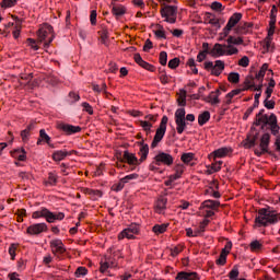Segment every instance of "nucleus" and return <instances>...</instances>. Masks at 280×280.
Masks as SVG:
<instances>
[{
    "mask_svg": "<svg viewBox=\"0 0 280 280\" xmlns=\"http://www.w3.org/2000/svg\"><path fill=\"white\" fill-rule=\"evenodd\" d=\"M57 128L66 132V135H75L82 130L80 126H73L65 122H58Z\"/></svg>",
    "mask_w": 280,
    "mask_h": 280,
    "instance_id": "obj_13",
    "label": "nucleus"
},
{
    "mask_svg": "<svg viewBox=\"0 0 280 280\" xmlns=\"http://www.w3.org/2000/svg\"><path fill=\"white\" fill-rule=\"evenodd\" d=\"M19 0H2L0 2L1 8L8 9V8H14V5L18 3Z\"/></svg>",
    "mask_w": 280,
    "mask_h": 280,
    "instance_id": "obj_42",
    "label": "nucleus"
},
{
    "mask_svg": "<svg viewBox=\"0 0 280 280\" xmlns=\"http://www.w3.org/2000/svg\"><path fill=\"white\" fill-rule=\"evenodd\" d=\"M250 27H253V24H250V23L240 24V25L235 28V33L238 34V35L248 34Z\"/></svg>",
    "mask_w": 280,
    "mask_h": 280,
    "instance_id": "obj_30",
    "label": "nucleus"
},
{
    "mask_svg": "<svg viewBox=\"0 0 280 280\" xmlns=\"http://www.w3.org/2000/svg\"><path fill=\"white\" fill-rule=\"evenodd\" d=\"M229 256V250L222 249L219 258L217 259L218 266H224L226 264V257Z\"/></svg>",
    "mask_w": 280,
    "mask_h": 280,
    "instance_id": "obj_36",
    "label": "nucleus"
},
{
    "mask_svg": "<svg viewBox=\"0 0 280 280\" xmlns=\"http://www.w3.org/2000/svg\"><path fill=\"white\" fill-rule=\"evenodd\" d=\"M279 220V214H277L275 210H270V208H261L258 210L255 223L258 226H270V224H277Z\"/></svg>",
    "mask_w": 280,
    "mask_h": 280,
    "instance_id": "obj_1",
    "label": "nucleus"
},
{
    "mask_svg": "<svg viewBox=\"0 0 280 280\" xmlns=\"http://www.w3.org/2000/svg\"><path fill=\"white\" fill-rule=\"evenodd\" d=\"M229 82L232 84H237L240 82V73L231 72L228 77Z\"/></svg>",
    "mask_w": 280,
    "mask_h": 280,
    "instance_id": "obj_44",
    "label": "nucleus"
},
{
    "mask_svg": "<svg viewBox=\"0 0 280 280\" xmlns=\"http://www.w3.org/2000/svg\"><path fill=\"white\" fill-rule=\"evenodd\" d=\"M269 147H270V132H265L260 137L259 149H255L254 154L256 156H264V154H269L270 156H275V153L268 149Z\"/></svg>",
    "mask_w": 280,
    "mask_h": 280,
    "instance_id": "obj_4",
    "label": "nucleus"
},
{
    "mask_svg": "<svg viewBox=\"0 0 280 280\" xmlns=\"http://www.w3.org/2000/svg\"><path fill=\"white\" fill-rule=\"evenodd\" d=\"M180 160L185 165H194L192 161H196V155L194 153H183Z\"/></svg>",
    "mask_w": 280,
    "mask_h": 280,
    "instance_id": "obj_32",
    "label": "nucleus"
},
{
    "mask_svg": "<svg viewBox=\"0 0 280 280\" xmlns=\"http://www.w3.org/2000/svg\"><path fill=\"white\" fill-rule=\"evenodd\" d=\"M276 25H277V18H270L269 30H268L269 36H275Z\"/></svg>",
    "mask_w": 280,
    "mask_h": 280,
    "instance_id": "obj_41",
    "label": "nucleus"
},
{
    "mask_svg": "<svg viewBox=\"0 0 280 280\" xmlns=\"http://www.w3.org/2000/svg\"><path fill=\"white\" fill-rule=\"evenodd\" d=\"M156 213H163L167 209V198L161 197L155 205Z\"/></svg>",
    "mask_w": 280,
    "mask_h": 280,
    "instance_id": "obj_26",
    "label": "nucleus"
},
{
    "mask_svg": "<svg viewBox=\"0 0 280 280\" xmlns=\"http://www.w3.org/2000/svg\"><path fill=\"white\" fill-rule=\"evenodd\" d=\"M98 35L101 36L102 45H105L106 47H108V30L103 28L102 31L98 32Z\"/></svg>",
    "mask_w": 280,
    "mask_h": 280,
    "instance_id": "obj_38",
    "label": "nucleus"
},
{
    "mask_svg": "<svg viewBox=\"0 0 280 280\" xmlns=\"http://www.w3.org/2000/svg\"><path fill=\"white\" fill-rule=\"evenodd\" d=\"M153 163L155 165H167L170 167L171 165H174V156L170 153H165L163 151L158 152V154L153 158Z\"/></svg>",
    "mask_w": 280,
    "mask_h": 280,
    "instance_id": "obj_9",
    "label": "nucleus"
},
{
    "mask_svg": "<svg viewBox=\"0 0 280 280\" xmlns=\"http://www.w3.org/2000/svg\"><path fill=\"white\" fill-rule=\"evenodd\" d=\"M121 163H128V165H141V160L137 159V155L135 153H130L128 151H125L122 154V158H120Z\"/></svg>",
    "mask_w": 280,
    "mask_h": 280,
    "instance_id": "obj_14",
    "label": "nucleus"
},
{
    "mask_svg": "<svg viewBox=\"0 0 280 280\" xmlns=\"http://www.w3.org/2000/svg\"><path fill=\"white\" fill-rule=\"evenodd\" d=\"M90 23H91V25H97V11H95V10L91 11Z\"/></svg>",
    "mask_w": 280,
    "mask_h": 280,
    "instance_id": "obj_57",
    "label": "nucleus"
},
{
    "mask_svg": "<svg viewBox=\"0 0 280 280\" xmlns=\"http://www.w3.org/2000/svg\"><path fill=\"white\" fill-rule=\"evenodd\" d=\"M261 243H259V241H254V242H252L250 244H249V248H250V250H253L254 253L256 252V250H261Z\"/></svg>",
    "mask_w": 280,
    "mask_h": 280,
    "instance_id": "obj_56",
    "label": "nucleus"
},
{
    "mask_svg": "<svg viewBox=\"0 0 280 280\" xmlns=\"http://www.w3.org/2000/svg\"><path fill=\"white\" fill-rule=\"evenodd\" d=\"M180 65V59L178 57H175L168 61V68L170 69H177V67Z\"/></svg>",
    "mask_w": 280,
    "mask_h": 280,
    "instance_id": "obj_53",
    "label": "nucleus"
},
{
    "mask_svg": "<svg viewBox=\"0 0 280 280\" xmlns=\"http://www.w3.org/2000/svg\"><path fill=\"white\" fill-rule=\"evenodd\" d=\"M183 172H185V165L178 164L175 166V174L171 176H178V178H180V176H183Z\"/></svg>",
    "mask_w": 280,
    "mask_h": 280,
    "instance_id": "obj_55",
    "label": "nucleus"
},
{
    "mask_svg": "<svg viewBox=\"0 0 280 280\" xmlns=\"http://www.w3.org/2000/svg\"><path fill=\"white\" fill-rule=\"evenodd\" d=\"M165 132H167V129H163L159 127L155 131V136L153 138V141L151 143V149L154 150L163 141V137H165Z\"/></svg>",
    "mask_w": 280,
    "mask_h": 280,
    "instance_id": "obj_17",
    "label": "nucleus"
},
{
    "mask_svg": "<svg viewBox=\"0 0 280 280\" xmlns=\"http://www.w3.org/2000/svg\"><path fill=\"white\" fill-rule=\"evenodd\" d=\"M267 130H270L273 137L279 135L280 127L279 124H277V115L270 114V116H268Z\"/></svg>",
    "mask_w": 280,
    "mask_h": 280,
    "instance_id": "obj_15",
    "label": "nucleus"
},
{
    "mask_svg": "<svg viewBox=\"0 0 280 280\" xmlns=\"http://www.w3.org/2000/svg\"><path fill=\"white\" fill-rule=\"evenodd\" d=\"M229 48L224 47L222 44H214L213 48L210 50L211 56L213 58H220V56H225Z\"/></svg>",
    "mask_w": 280,
    "mask_h": 280,
    "instance_id": "obj_18",
    "label": "nucleus"
},
{
    "mask_svg": "<svg viewBox=\"0 0 280 280\" xmlns=\"http://www.w3.org/2000/svg\"><path fill=\"white\" fill-rule=\"evenodd\" d=\"M140 126L141 128H143L147 135H150V132H152V124H150L148 120H141Z\"/></svg>",
    "mask_w": 280,
    "mask_h": 280,
    "instance_id": "obj_45",
    "label": "nucleus"
},
{
    "mask_svg": "<svg viewBox=\"0 0 280 280\" xmlns=\"http://www.w3.org/2000/svg\"><path fill=\"white\" fill-rule=\"evenodd\" d=\"M237 277H240V269H237V266H234L232 270L229 272V278L231 280H235L237 279Z\"/></svg>",
    "mask_w": 280,
    "mask_h": 280,
    "instance_id": "obj_52",
    "label": "nucleus"
},
{
    "mask_svg": "<svg viewBox=\"0 0 280 280\" xmlns=\"http://www.w3.org/2000/svg\"><path fill=\"white\" fill-rule=\"evenodd\" d=\"M32 218H34V220H38V218H45L46 222H48L49 224H54L56 220L58 221L65 220V213L51 212L47 208H39L37 211L33 212Z\"/></svg>",
    "mask_w": 280,
    "mask_h": 280,
    "instance_id": "obj_2",
    "label": "nucleus"
},
{
    "mask_svg": "<svg viewBox=\"0 0 280 280\" xmlns=\"http://www.w3.org/2000/svg\"><path fill=\"white\" fill-rule=\"evenodd\" d=\"M89 269L86 267H78L74 275L75 277H86Z\"/></svg>",
    "mask_w": 280,
    "mask_h": 280,
    "instance_id": "obj_51",
    "label": "nucleus"
},
{
    "mask_svg": "<svg viewBox=\"0 0 280 280\" xmlns=\"http://www.w3.org/2000/svg\"><path fill=\"white\" fill-rule=\"evenodd\" d=\"M82 107L84 108L85 113H89V115H93V107L91 104L84 102L82 103Z\"/></svg>",
    "mask_w": 280,
    "mask_h": 280,
    "instance_id": "obj_64",
    "label": "nucleus"
},
{
    "mask_svg": "<svg viewBox=\"0 0 280 280\" xmlns=\"http://www.w3.org/2000/svg\"><path fill=\"white\" fill-rule=\"evenodd\" d=\"M203 69L206 71H211V75H215L217 78L222 75V72L224 71V61L217 60L213 65V61H206L203 63Z\"/></svg>",
    "mask_w": 280,
    "mask_h": 280,
    "instance_id": "obj_7",
    "label": "nucleus"
},
{
    "mask_svg": "<svg viewBox=\"0 0 280 280\" xmlns=\"http://www.w3.org/2000/svg\"><path fill=\"white\" fill-rule=\"evenodd\" d=\"M58 183V176H56L54 173L48 174V182L46 185H51L52 187L56 186Z\"/></svg>",
    "mask_w": 280,
    "mask_h": 280,
    "instance_id": "obj_49",
    "label": "nucleus"
},
{
    "mask_svg": "<svg viewBox=\"0 0 280 280\" xmlns=\"http://www.w3.org/2000/svg\"><path fill=\"white\" fill-rule=\"evenodd\" d=\"M222 92L220 90H217L214 92H211L209 96L206 98V102H209V104H212V106H215V104H220V95Z\"/></svg>",
    "mask_w": 280,
    "mask_h": 280,
    "instance_id": "obj_22",
    "label": "nucleus"
},
{
    "mask_svg": "<svg viewBox=\"0 0 280 280\" xmlns=\"http://www.w3.org/2000/svg\"><path fill=\"white\" fill-rule=\"evenodd\" d=\"M126 186V182L121 178L118 183L112 186L113 191H121Z\"/></svg>",
    "mask_w": 280,
    "mask_h": 280,
    "instance_id": "obj_47",
    "label": "nucleus"
},
{
    "mask_svg": "<svg viewBox=\"0 0 280 280\" xmlns=\"http://www.w3.org/2000/svg\"><path fill=\"white\" fill-rule=\"evenodd\" d=\"M205 23H209L210 25H213V27H217V30H220L221 27L220 20H218V18H215V15H213L212 13H206Z\"/></svg>",
    "mask_w": 280,
    "mask_h": 280,
    "instance_id": "obj_24",
    "label": "nucleus"
},
{
    "mask_svg": "<svg viewBox=\"0 0 280 280\" xmlns=\"http://www.w3.org/2000/svg\"><path fill=\"white\" fill-rule=\"evenodd\" d=\"M203 207H206V209H218V207H220V201L209 199L203 201Z\"/></svg>",
    "mask_w": 280,
    "mask_h": 280,
    "instance_id": "obj_39",
    "label": "nucleus"
},
{
    "mask_svg": "<svg viewBox=\"0 0 280 280\" xmlns=\"http://www.w3.org/2000/svg\"><path fill=\"white\" fill-rule=\"evenodd\" d=\"M266 71H268V63H264L261 66L260 70L256 73V80H260V82H264Z\"/></svg>",
    "mask_w": 280,
    "mask_h": 280,
    "instance_id": "obj_37",
    "label": "nucleus"
},
{
    "mask_svg": "<svg viewBox=\"0 0 280 280\" xmlns=\"http://www.w3.org/2000/svg\"><path fill=\"white\" fill-rule=\"evenodd\" d=\"M276 104L277 103L273 100H270V98H265V101H264V106L268 110H272L275 108Z\"/></svg>",
    "mask_w": 280,
    "mask_h": 280,
    "instance_id": "obj_50",
    "label": "nucleus"
},
{
    "mask_svg": "<svg viewBox=\"0 0 280 280\" xmlns=\"http://www.w3.org/2000/svg\"><path fill=\"white\" fill-rule=\"evenodd\" d=\"M264 49H266V51H270V49H272V36H270V33H268L265 39Z\"/></svg>",
    "mask_w": 280,
    "mask_h": 280,
    "instance_id": "obj_46",
    "label": "nucleus"
},
{
    "mask_svg": "<svg viewBox=\"0 0 280 280\" xmlns=\"http://www.w3.org/2000/svg\"><path fill=\"white\" fill-rule=\"evenodd\" d=\"M226 43L228 45L224 44V47L228 49L226 56H235L240 54V49H237V47L233 45H244V38H242L241 36L235 37L233 35H230L226 39Z\"/></svg>",
    "mask_w": 280,
    "mask_h": 280,
    "instance_id": "obj_5",
    "label": "nucleus"
},
{
    "mask_svg": "<svg viewBox=\"0 0 280 280\" xmlns=\"http://www.w3.org/2000/svg\"><path fill=\"white\" fill-rule=\"evenodd\" d=\"M210 185L211 186H210L209 189L206 190V194H211L213 198H220V196H221L220 191L213 189V187L215 189L219 188L218 184L215 182H212Z\"/></svg>",
    "mask_w": 280,
    "mask_h": 280,
    "instance_id": "obj_35",
    "label": "nucleus"
},
{
    "mask_svg": "<svg viewBox=\"0 0 280 280\" xmlns=\"http://www.w3.org/2000/svg\"><path fill=\"white\" fill-rule=\"evenodd\" d=\"M254 126H261L260 130H268V115L265 114L262 116L256 117L254 121Z\"/></svg>",
    "mask_w": 280,
    "mask_h": 280,
    "instance_id": "obj_21",
    "label": "nucleus"
},
{
    "mask_svg": "<svg viewBox=\"0 0 280 280\" xmlns=\"http://www.w3.org/2000/svg\"><path fill=\"white\" fill-rule=\"evenodd\" d=\"M50 248L52 255H63V253H67L65 243H62V240L60 238L50 241Z\"/></svg>",
    "mask_w": 280,
    "mask_h": 280,
    "instance_id": "obj_11",
    "label": "nucleus"
},
{
    "mask_svg": "<svg viewBox=\"0 0 280 280\" xmlns=\"http://www.w3.org/2000/svg\"><path fill=\"white\" fill-rule=\"evenodd\" d=\"M231 30L233 28L226 24L220 34V40H224L229 36V34H231Z\"/></svg>",
    "mask_w": 280,
    "mask_h": 280,
    "instance_id": "obj_48",
    "label": "nucleus"
},
{
    "mask_svg": "<svg viewBox=\"0 0 280 280\" xmlns=\"http://www.w3.org/2000/svg\"><path fill=\"white\" fill-rule=\"evenodd\" d=\"M30 135H32V132L26 129L21 131V137H22V140L24 141V143L30 141Z\"/></svg>",
    "mask_w": 280,
    "mask_h": 280,
    "instance_id": "obj_62",
    "label": "nucleus"
},
{
    "mask_svg": "<svg viewBox=\"0 0 280 280\" xmlns=\"http://www.w3.org/2000/svg\"><path fill=\"white\" fill-rule=\"evenodd\" d=\"M11 156L18 161H27V152L23 148L11 151Z\"/></svg>",
    "mask_w": 280,
    "mask_h": 280,
    "instance_id": "obj_20",
    "label": "nucleus"
},
{
    "mask_svg": "<svg viewBox=\"0 0 280 280\" xmlns=\"http://www.w3.org/2000/svg\"><path fill=\"white\" fill-rule=\"evenodd\" d=\"M209 119H211V113H209V110L202 112L198 116L199 126H205V124H207Z\"/></svg>",
    "mask_w": 280,
    "mask_h": 280,
    "instance_id": "obj_31",
    "label": "nucleus"
},
{
    "mask_svg": "<svg viewBox=\"0 0 280 280\" xmlns=\"http://www.w3.org/2000/svg\"><path fill=\"white\" fill-rule=\"evenodd\" d=\"M232 150L229 149V148H221V149H218L215 151H213V156L214 159H222L224 156H226V154H229V152H231Z\"/></svg>",
    "mask_w": 280,
    "mask_h": 280,
    "instance_id": "obj_34",
    "label": "nucleus"
},
{
    "mask_svg": "<svg viewBox=\"0 0 280 280\" xmlns=\"http://www.w3.org/2000/svg\"><path fill=\"white\" fill-rule=\"evenodd\" d=\"M9 255L11 256V259L14 260L16 257V244H11L9 247Z\"/></svg>",
    "mask_w": 280,
    "mask_h": 280,
    "instance_id": "obj_59",
    "label": "nucleus"
},
{
    "mask_svg": "<svg viewBox=\"0 0 280 280\" xmlns=\"http://www.w3.org/2000/svg\"><path fill=\"white\" fill-rule=\"evenodd\" d=\"M167 226H170V223L155 224L152 228V231L153 233H155V235H162V233H165V231H167Z\"/></svg>",
    "mask_w": 280,
    "mask_h": 280,
    "instance_id": "obj_33",
    "label": "nucleus"
},
{
    "mask_svg": "<svg viewBox=\"0 0 280 280\" xmlns=\"http://www.w3.org/2000/svg\"><path fill=\"white\" fill-rule=\"evenodd\" d=\"M47 232V223H35L26 229L28 235H40V233Z\"/></svg>",
    "mask_w": 280,
    "mask_h": 280,
    "instance_id": "obj_12",
    "label": "nucleus"
},
{
    "mask_svg": "<svg viewBox=\"0 0 280 280\" xmlns=\"http://www.w3.org/2000/svg\"><path fill=\"white\" fill-rule=\"evenodd\" d=\"M133 58H135V61L137 62V65L142 67V69H145L147 71H151V72L155 71L154 66H152V65L148 63L145 60H143V58L141 57L140 54H136Z\"/></svg>",
    "mask_w": 280,
    "mask_h": 280,
    "instance_id": "obj_19",
    "label": "nucleus"
},
{
    "mask_svg": "<svg viewBox=\"0 0 280 280\" xmlns=\"http://www.w3.org/2000/svg\"><path fill=\"white\" fill-rule=\"evenodd\" d=\"M160 65H162V67H165V65H167V52H160Z\"/></svg>",
    "mask_w": 280,
    "mask_h": 280,
    "instance_id": "obj_58",
    "label": "nucleus"
},
{
    "mask_svg": "<svg viewBox=\"0 0 280 280\" xmlns=\"http://www.w3.org/2000/svg\"><path fill=\"white\" fill-rule=\"evenodd\" d=\"M245 85L247 86V89H255V78H246Z\"/></svg>",
    "mask_w": 280,
    "mask_h": 280,
    "instance_id": "obj_60",
    "label": "nucleus"
},
{
    "mask_svg": "<svg viewBox=\"0 0 280 280\" xmlns=\"http://www.w3.org/2000/svg\"><path fill=\"white\" fill-rule=\"evenodd\" d=\"M257 139H259V132H256L253 136H248L245 140L244 147L245 148H255L257 145Z\"/></svg>",
    "mask_w": 280,
    "mask_h": 280,
    "instance_id": "obj_27",
    "label": "nucleus"
},
{
    "mask_svg": "<svg viewBox=\"0 0 280 280\" xmlns=\"http://www.w3.org/2000/svg\"><path fill=\"white\" fill-rule=\"evenodd\" d=\"M39 138L42 139V141L44 143L49 144V142H51V137H49V135H47V131H45V129L39 130Z\"/></svg>",
    "mask_w": 280,
    "mask_h": 280,
    "instance_id": "obj_43",
    "label": "nucleus"
},
{
    "mask_svg": "<svg viewBox=\"0 0 280 280\" xmlns=\"http://www.w3.org/2000/svg\"><path fill=\"white\" fill-rule=\"evenodd\" d=\"M211 10H214V12H222L224 10V5H222L221 2L214 1L210 5Z\"/></svg>",
    "mask_w": 280,
    "mask_h": 280,
    "instance_id": "obj_54",
    "label": "nucleus"
},
{
    "mask_svg": "<svg viewBox=\"0 0 280 280\" xmlns=\"http://www.w3.org/2000/svg\"><path fill=\"white\" fill-rule=\"evenodd\" d=\"M238 65L240 67H248V65H250V59L244 56L243 58L240 59Z\"/></svg>",
    "mask_w": 280,
    "mask_h": 280,
    "instance_id": "obj_61",
    "label": "nucleus"
},
{
    "mask_svg": "<svg viewBox=\"0 0 280 280\" xmlns=\"http://www.w3.org/2000/svg\"><path fill=\"white\" fill-rule=\"evenodd\" d=\"M139 224L131 223L128 228H126L118 234V240H125V237L127 240H135V235H139Z\"/></svg>",
    "mask_w": 280,
    "mask_h": 280,
    "instance_id": "obj_10",
    "label": "nucleus"
},
{
    "mask_svg": "<svg viewBox=\"0 0 280 280\" xmlns=\"http://www.w3.org/2000/svg\"><path fill=\"white\" fill-rule=\"evenodd\" d=\"M175 280H200L196 271H180L175 277Z\"/></svg>",
    "mask_w": 280,
    "mask_h": 280,
    "instance_id": "obj_16",
    "label": "nucleus"
},
{
    "mask_svg": "<svg viewBox=\"0 0 280 280\" xmlns=\"http://www.w3.org/2000/svg\"><path fill=\"white\" fill-rule=\"evenodd\" d=\"M140 163H143L145 159H148V154H150V147L143 142V140L140 142Z\"/></svg>",
    "mask_w": 280,
    "mask_h": 280,
    "instance_id": "obj_23",
    "label": "nucleus"
},
{
    "mask_svg": "<svg viewBox=\"0 0 280 280\" xmlns=\"http://www.w3.org/2000/svg\"><path fill=\"white\" fill-rule=\"evenodd\" d=\"M51 34V36L48 38L47 42L46 38L47 36H49ZM37 36H38V40L40 43H44V48L47 49L49 47V45H51V43H54V38H56V36L54 35V26L49 25V24H44L37 32Z\"/></svg>",
    "mask_w": 280,
    "mask_h": 280,
    "instance_id": "obj_3",
    "label": "nucleus"
},
{
    "mask_svg": "<svg viewBox=\"0 0 280 280\" xmlns=\"http://www.w3.org/2000/svg\"><path fill=\"white\" fill-rule=\"evenodd\" d=\"M185 115H187V112H185V108H178L175 112V124H176V130L178 135H183L185 132V128H187V121H185Z\"/></svg>",
    "mask_w": 280,
    "mask_h": 280,
    "instance_id": "obj_8",
    "label": "nucleus"
},
{
    "mask_svg": "<svg viewBox=\"0 0 280 280\" xmlns=\"http://www.w3.org/2000/svg\"><path fill=\"white\" fill-rule=\"evenodd\" d=\"M242 21V13H234L228 21L226 25H229L232 30L237 25V23Z\"/></svg>",
    "mask_w": 280,
    "mask_h": 280,
    "instance_id": "obj_29",
    "label": "nucleus"
},
{
    "mask_svg": "<svg viewBox=\"0 0 280 280\" xmlns=\"http://www.w3.org/2000/svg\"><path fill=\"white\" fill-rule=\"evenodd\" d=\"M107 268H110V259H108V257H105L101 260L100 272H106Z\"/></svg>",
    "mask_w": 280,
    "mask_h": 280,
    "instance_id": "obj_40",
    "label": "nucleus"
},
{
    "mask_svg": "<svg viewBox=\"0 0 280 280\" xmlns=\"http://www.w3.org/2000/svg\"><path fill=\"white\" fill-rule=\"evenodd\" d=\"M207 59V50H201L198 55H197V62H202L203 60Z\"/></svg>",
    "mask_w": 280,
    "mask_h": 280,
    "instance_id": "obj_63",
    "label": "nucleus"
},
{
    "mask_svg": "<svg viewBox=\"0 0 280 280\" xmlns=\"http://www.w3.org/2000/svg\"><path fill=\"white\" fill-rule=\"evenodd\" d=\"M112 13L114 16H116V19H119V16H124V14H126V7L121 4H114L112 8Z\"/></svg>",
    "mask_w": 280,
    "mask_h": 280,
    "instance_id": "obj_28",
    "label": "nucleus"
},
{
    "mask_svg": "<svg viewBox=\"0 0 280 280\" xmlns=\"http://www.w3.org/2000/svg\"><path fill=\"white\" fill-rule=\"evenodd\" d=\"M161 16L165 19L166 23H176V16H178V7L175 5H164L161 9Z\"/></svg>",
    "mask_w": 280,
    "mask_h": 280,
    "instance_id": "obj_6",
    "label": "nucleus"
},
{
    "mask_svg": "<svg viewBox=\"0 0 280 280\" xmlns=\"http://www.w3.org/2000/svg\"><path fill=\"white\" fill-rule=\"evenodd\" d=\"M70 154L71 152L69 151H62V150L55 151L52 153V160L56 162L65 161V159H67V156H70Z\"/></svg>",
    "mask_w": 280,
    "mask_h": 280,
    "instance_id": "obj_25",
    "label": "nucleus"
}]
</instances>
